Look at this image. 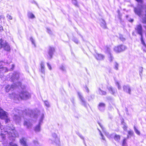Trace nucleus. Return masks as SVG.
Returning a JSON list of instances; mask_svg holds the SVG:
<instances>
[{
    "instance_id": "obj_1",
    "label": "nucleus",
    "mask_w": 146,
    "mask_h": 146,
    "mask_svg": "<svg viewBox=\"0 0 146 146\" xmlns=\"http://www.w3.org/2000/svg\"><path fill=\"white\" fill-rule=\"evenodd\" d=\"M9 97L11 98H13L14 100H19L20 99H28L31 96L28 92L23 91L19 95L15 93H13L11 94H9Z\"/></svg>"
},
{
    "instance_id": "obj_2",
    "label": "nucleus",
    "mask_w": 146,
    "mask_h": 146,
    "mask_svg": "<svg viewBox=\"0 0 146 146\" xmlns=\"http://www.w3.org/2000/svg\"><path fill=\"white\" fill-rule=\"evenodd\" d=\"M7 134L9 137H15L18 136V134L15 132V130L10 127H8L7 129H2L1 131V135L3 138L5 137V135Z\"/></svg>"
},
{
    "instance_id": "obj_3",
    "label": "nucleus",
    "mask_w": 146,
    "mask_h": 146,
    "mask_svg": "<svg viewBox=\"0 0 146 146\" xmlns=\"http://www.w3.org/2000/svg\"><path fill=\"white\" fill-rule=\"evenodd\" d=\"M12 112L13 115V120L17 123H20L21 120L20 114L22 112L21 111L17 108H15L12 110Z\"/></svg>"
},
{
    "instance_id": "obj_4",
    "label": "nucleus",
    "mask_w": 146,
    "mask_h": 146,
    "mask_svg": "<svg viewBox=\"0 0 146 146\" xmlns=\"http://www.w3.org/2000/svg\"><path fill=\"white\" fill-rule=\"evenodd\" d=\"M21 83L20 82H18L16 83L13 84L11 86L9 85H7L5 87V91L6 92H8L10 90L12 91L15 89L17 87H21Z\"/></svg>"
},
{
    "instance_id": "obj_5",
    "label": "nucleus",
    "mask_w": 146,
    "mask_h": 146,
    "mask_svg": "<svg viewBox=\"0 0 146 146\" xmlns=\"http://www.w3.org/2000/svg\"><path fill=\"white\" fill-rule=\"evenodd\" d=\"M135 29L137 31V33L141 36V41L142 44L145 47H146V45L143 38L142 32L143 29L142 25L139 24L136 26Z\"/></svg>"
},
{
    "instance_id": "obj_6",
    "label": "nucleus",
    "mask_w": 146,
    "mask_h": 146,
    "mask_svg": "<svg viewBox=\"0 0 146 146\" xmlns=\"http://www.w3.org/2000/svg\"><path fill=\"white\" fill-rule=\"evenodd\" d=\"M137 2L140 3V5H138L137 7H134V11L135 14L137 15L140 16L142 12V0H136Z\"/></svg>"
},
{
    "instance_id": "obj_7",
    "label": "nucleus",
    "mask_w": 146,
    "mask_h": 146,
    "mask_svg": "<svg viewBox=\"0 0 146 146\" xmlns=\"http://www.w3.org/2000/svg\"><path fill=\"white\" fill-rule=\"evenodd\" d=\"M28 113L25 112L26 115L30 116L34 118H36L38 114L39 113V111L37 109L33 110H28Z\"/></svg>"
},
{
    "instance_id": "obj_8",
    "label": "nucleus",
    "mask_w": 146,
    "mask_h": 146,
    "mask_svg": "<svg viewBox=\"0 0 146 146\" xmlns=\"http://www.w3.org/2000/svg\"><path fill=\"white\" fill-rule=\"evenodd\" d=\"M44 116L43 114L41 115L39 119L38 124L35 127V130L36 132H38L40 130V125L43 122V120L44 118Z\"/></svg>"
},
{
    "instance_id": "obj_9",
    "label": "nucleus",
    "mask_w": 146,
    "mask_h": 146,
    "mask_svg": "<svg viewBox=\"0 0 146 146\" xmlns=\"http://www.w3.org/2000/svg\"><path fill=\"white\" fill-rule=\"evenodd\" d=\"M1 48L8 52L10 51L11 50L10 46L8 43L5 41H1L0 42Z\"/></svg>"
},
{
    "instance_id": "obj_10",
    "label": "nucleus",
    "mask_w": 146,
    "mask_h": 146,
    "mask_svg": "<svg viewBox=\"0 0 146 146\" xmlns=\"http://www.w3.org/2000/svg\"><path fill=\"white\" fill-rule=\"evenodd\" d=\"M126 48V47L124 45H121L115 46L113 48L114 50L117 53H119L124 50Z\"/></svg>"
},
{
    "instance_id": "obj_11",
    "label": "nucleus",
    "mask_w": 146,
    "mask_h": 146,
    "mask_svg": "<svg viewBox=\"0 0 146 146\" xmlns=\"http://www.w3.org/2000/svg\"><path fill=\"white\" fill-rule=\"evenodd\" d=\"M77 93L78 97L80 99L82 105L86 107L87 106V103L85 101V99L82 96L81 93L79 92H78Z\"/></svg>"
},
{
    "instance_id": "obj_12",
    "label": "nucleus",
    "mask_w": 146,
    "mask_h": 146,
    "mask_svg": "<svg viewBox=\"0 0 146 146\" xmlns=\"http://www.w3.org/2000/svg\"><path fill=\"white\" fill-rule=\"evenodd\" d=\"M9 76L11 77L10 78L13 81L15 80H17L19 77V74L17 72H14L13 74L9 73Z\"/></svg>"
},
{
    "instance_id": "obj_13",
    "label": "nucleus",
    "mask_w": 146,
    "mask_h": 146,
    "mask_svg": "<svg viewBox=\"0 0 146 146\" xmlns=\"http://www.w3.org/2000/svg\"><path fill=\"white\" fill-rule=\"evenodd\" d=\"M8 70L7 68L0 66V78L2 79L4 77V73L7 72Z\"/></svg>"
},
{
    "instance_id": "obj_14",
    "label": "nucleus",
    "mask_w": 146,
    "mask_h": 146,
    "mask_svg": "<svg viewBox=\"0 0 146 146\" xmlns=\"http://www.w3.org/2000/svg\"><path fill=\"white\" fill-rule=\"evenodd\" d=\"M52 136L53 137V142L52 140H50V141H51V143H55L56 144H58L59 143L60 141L59 139L56 136V135L55 133H54L52 134Z\"/></svg>"
},
{
    "instance_id": "obj_15",
    "label": "nucleus",
    "mask_w": 146,
    "mask_h": 146,
    "mask_svg": "<svg viewBox=\"0 0 146 146\" xmlns=\"http://www.w3.org/2000/svg\"><path fill=\"white\" fill-rule=\"evenodd\" d=\"M7 112L1 109L0 110V118L2 119L6 118L7 117Z\"/></svg>"
},
{
    "instance_id": "obj_16",
    "label": "nucleus",
    "mask_w": 146,
    "mask_h": 146,
    "mask_svg": "<svg viewBox=\"0 0 146 146\" xmlns=\"http://www.w3.org/2000/svg\"><path fill=\"white\" fill-rule=\"evenodd\" d=\"M23 125L25 127L27 128H29L31 127L32 123L30 122L29 119L25 118Z\"/></svg>"
},
{
    "instance_id": "obj_17",
    "label": "nucleus",
    "mask_w": 146,
    "mask_h": 146,
    "mask_svg": "<svg viewBox=\"0 0 146 146\" xmlns=\"http://www.w3.org/2000/svg\"><path fill=\"white\" fill-rule=\"evenodd\" d=\"M95 57L96 59L98 60H103L105 58L104 55L102 54H97Z\"/></svg>"
},
{
    "instance_id": "obj_18",
    "label": "nucleus",
    "mask_w": 146,
    "mask_h": 146,
    "mask_svg": "<svg viewBox=\"0 0 146 146\" xmlns=\"http://www.w3.org/2000/svg\"><path fill=\"white\" fill-rule=\"evenodd\" d=\"M123 90L124 91L129 94H131V89L130 86L129 85L124 86L123 87Z\"/></svg>"
},
{
    "instance_id": "obj_19",
    "label": "nucleus",
    "mask_w": 146,
    "mask_h": 146,
    "mask_svg": "<svg viewBox=\"0 0 146 146\" xmlns=\"http://www.w3.org/2000/svg\"><path fill=\"white\" fill-rule=\"evenodd\" d=\"M105 104L102 103H101L99 104L98 106V108L99 110L101 111H104L105 108Z\"/></svg>"
},
{
    "instance_id": "obj_20",
    "label": "nucleus",
    "mask_w": 146,
    "mask_h": 146,
    "mask_svg": "<svg viewBox=\"0 0 146 146\" xmlns=\"http://www.w3.org/2000/svg\"><path fill=\"white\" fill-rule=\"evenodd\" d=\"M54 51V48L52 47H49V50L48 52V54L50 56V58H52V56Z\"/></svg>"
},
{
    "instance_id": "obj_21",
    "label": "nucleus",
    "mask_w": 146,
    "mask_h": 146,
    "mask_svg": "<svg viewBox=\"0 0 146 146\" xmlns=\"http://www.w3.org/2000/svg\"><path fill=\"white\" fill-rule=\"evenodd\" d=\"M104 50H105V53L108 55L110 54H111V49L109 46H106L104 48Z\"/></svg>"
},
{
    "instance_id": "obj_22",
    "label": "nucleus",
    "mask_w": 146,
    "mask_h": 146,
    "mask_svg": "<svg viewBox=\"0 0 146 146\" xmlns=\"http://www.w3.org/2000/svg\"><path fill=\"white\" fill-rule=\"evenodd\" d=\"M41 67V72L42 74H44L45 73V66L44 63L42 62L40 64Z\"/></svg>"
},
{
    "instance_id": "obj_23",
    "label": "nucleus",
    "mask_w": 146,
    "mask_h": 146,
    "mask_svg": "<svg viewBox=\"0 0 146 146\" xmlns=\"http://www.w3.org/2000/svg\"><path fill=\"white\" fill-rule=\"evenodd\" d=\"M108 56V60L110 62H113L114 58L113 56V54H110L107 55Z\"/></svg>"
},
{
    "instance_id": "obj_24",
    "label": "nucleus",
    "mask_w": 146,
    "mask_h": 146,
    "mask_svg": "<svg viewBox=\"0 0 146 146\" xmlns=\"http://www.w3.org/2000/svg\"><path fill=\"white\" fill-rule=\"evenodd\" d=\"M20 142L24 146H27L26 141V139L23 138L20 140Z\"/></svg>"
},
{
    "instance_id": "obj_25",
    "label": "nucleus",
    "mask_w": 146,
    "mask_h": 146,
    "mask_svg": "<svg viewBox=\"0 0 146 146\" xmlns=\"http://www.w3.org/2000/svg\"><path fill=\"white\" fill-rule=\"evenodd\" d=\"M108 89L110 93L113 95H114L116 90L112 88L111 86H109L108 87Z\"/></svg>"
},
{
    "instance_id": "obj_26",
    "label": "nucleus",
    "mask_w": 146,
    "mask_h": 146,
    "mask_svg": "<svg viewBox=\"0 0 146 146\" xmlns=\"http://www.w3.org/2000/svg\"><path fill=\"white\" fill-rule=\"evenodd\" d=\"M27 16L29 18L31 19H33L35 18V17L34 15L31 12H29L28 13Z\"/></svg>"
},
{
    "instance_id": "obj_27",
    "label": "nucleus",
    "mask_w": 146,
    "mask_h": 146,
    "mask_svg": "<svg viewBox=\"0 0 146 146\" xmlns=\"http://www.w3.org/2000/svg\"><path fill=\"white\" fill-rule=\"evenodd\" d=\"M101 26L102 27L104 28H106V24L104 20L103 19H102L101 23Z\"/></svg>"
},
{
    "instance_id": "obj_28",
    "label": "nucleus",
    "mask_w": 146,
    "mask_h": 146,
    "mask_svg": "<svg viewBox=\"0 0 146 146\" xmlns=\"http://www.w3.org/2000/svg\"><path fill=\"white\" fill-rule=\"evenodd\" d=\"M98 92L99 94L101 95H106V92L102 90L100 88L98 90Z\"/></svg>"
},
{
    "instance_id": "obj_29",
    "label": "nucleus",
    "mask_w": 146,
    "mask_h": 146,
    "mask_svg": "<svg viewBox=\"0 0 146 146\" xmlns=\"http://www.w3.org/2000/svg\"><path fill=\"white\" fill-rule=\"evenodd\" d=\"M120 136L119 135H118L117 134L115 135L114 137L115 140L117 142L119 141L120 140Z\"/></svg>"
},
{
    "instance_id": "obj_30",
    "label": "nucleus",
    "mask_w": 146,
    "mask_h": 146,
    "mask_svg": "<svg viewBox=\"0 0 146 146\" xmlns=\"http://www.w3.org/2000/svg\"><path fill=\"white\" fill-rule=\"evenodd\" d=\"M122 124L123 125V128L125 131H126L127 128V126L126 124L123 121H122L121 122Z\"/></svg>"
},
{
    "instance_id": "obj_31",
    "label": "nucleus",
    "mask_w": 146,
    "mask_h": 146,
    "mask_svg": "<svg viewBox=\"0 0 146 146\" xmlns=\"http://www.w3.org/2000/svg\"><path fill=\"white\" fill-rule=\"evenodd\" d=\"M44 105L47 108L50 107V104L49 102L47 101H44Z\"/></svg>"
},
{
    "instance_id": "obj_32",
    "label": "nucleus",
    "mask_w": 146,
    "mask_h": 146,
    "mask_svg": "<svg viewBox=\"0 0 146 146\" xmlns=\"http://www.w3.org/2000/svg\"><path fill=\"white\" fill-rule=\"evenodd\" d=\"M60 69L63 71H66V69L64 65L62 64L60 67Z\"/></svg>"
},
{
    "instance_id": "obj_33",
    "label": "nucleus",
    "mask_w": 146,
    "mask_h": 146,
    "mask_svg": "<svg viewBox=\"0 0 146 146\" xmlns=\"http://www.w3.org/2000/svg\"><path fill=\"white\" fill-rule=\"evenodd\" d=\"M72 3L75 5V6L77 7H78L76 0H72Z\"/></svg>"
},
{
    "instance_id": "obj_34",
    "label": "nucleus",
    "mask_w": 146,
    "mask_h": 146,
    "mask_svg": "<svg viewBox=\"0 0 146 146\" xmlns=\"http://www.w3.org/2000/svg\"><path fill=\"white\" fill-rule=\"evenodd\" d=\"M118 64L116 62H115L114 64V68L116 70H118Z\"/></svg>"
},
{
    "instance_id": "obj_35",
    "label": "nucleus",
    "mask_w": 146,
    "mask_h": 146,
    "mask_svg": "<svg viewBox=\"0 0 146 146\" xmlns=\"http://www.w3.org/2000/svg\"><path fill=\"white\" fill-rule=\"evenodd\" d=\"M119 39L122 41H124L125 40V38L123 37L122 35H120L119 36Z\"/></svg>"
},
{
    "instance_id": "obj_36",
    "label": "nucleus",
    "mask_w": 146,
    "mask_h": 146,
    "mask_svg": "<svg viewBox=\"0 0 146 146\" xmlns=\"http://www.w3.org/2000/svg\"><path fill=\"white\" fill-rule=\"evenodd\" d=\"M134 129L135 132L138 135H139L140 134V132L135 127H134Z\"/></svg>"
},
{
    "instance_id": "obj_37",
    "label": "nucleus",
    "mask_w": 146,
    "mask_h": 146,
    "mask_svg": "<svg viewBox=\"0 0 146 146\" xmlns=\"http://www.w3.org/2000/svg\"><path fill=\"white\" fill-rule=\"evenodd\" d=\"M126 139H123L122 144V146H126V145L127 143H126Z\"/></svg>"
},
{
    "instance_id": "obj_38",
    "label": "nucleus",
    "mask_w": 146,
    "mask_h": 146,
    "mask_svg": "<svg viewBox=\"0 0 146 146\" xmlns=\"http://www.w3.org/2000/svg\"><path fill=\"white\" fill-rule=\"evenodd\" d=\"M142 22L143 23H146V11L145 16L142 19Z\"/></svg>"
},
{
    "instance_id": "obj_39",
    "label": "nucleus",
    "mask_w": 146,
    "mask_h": 146,
    "mask_svg": "<svg viewBox=\"0 0 146 146\" xmlns=\"http://www.w3.org/2000/svg\"><path fill=\"white\" fill-rule=\"evenodd\" d=\"M10 146H18L17 145L13 142H10L9 143Z\"/></svg>"
},
{
    "instance_id": "obj_40",
    "label": "nucleus",
    "mask_w": 146,
    "mask_h": 146,
    "mask_svg": "<svg viewBox=\"0 0 146 146\" xmlns=\"http://www.w3.org/2000/svg\"><path fill=\"white\" fill-rule=\"evenodd\" d=\"M143 71V68L141 67L139 68V75L141 76L142 74V72Z\"/></svg>"
},
{
    "instance_id": "obj_41",
    "label": "nucleus",
    "mask_w": 146,
    "mask_h": 146,
    "mask_svg": "<svg viewBox=\"0 0 146 146\" xmlns=\"http://www.w3.org/2000/svg\"><path fill=\"white\" fill-rule=\"evenodd\" d=\"M98 129V130L100 132V134L101 135V136L102 137V139L104 140H105V138L104 136L103 135V134L100 131L99 129Z\"/></svg>"
},
{
    "instance_id": "obj_42",
    "label": "nucleus",
    "mask_w": 146,
    "mask_h": 146,
    "mask_svg": "<svg viewBox=\"0 0 146 146\" xmlns=\"http://www.w3.org/2000/svg\"><path fill=\"white\" fill-rule=\"evenodd\" d=\"M73 40L76 43L78 44V40L76 38H74L73 39Z\"/></svg>"
},
{
    "instance_id": "obj_43",
    "label": "nucleus",
    "mask_w": 146,
    "mask_h": 146,
    "mask_svg": "<svg viewBox=\"0 0 146 146\" xmlns=\"http://www.w3.org/2000/svg\"><path fill=\"white\" fill-rule=\"evenodd\" d=\"M30 40L32 42V44H34L35 46V40H34L33 38L32 37H31L30 38Z\"/></svg>"
},
{
    "instance_id": "obj_44",
    "label": "nucleus",
    "mask_w": 146,
    "mask_h": 146,
    "mask_svg": "<svg viewBox=\"0 0 146 146\" xmlns=\"http://www.w3.org/2000/svg\"><path fill=\"white\" fill-rule=\"evenodd\" d=\"M116 84L117 86L119 89H120L121 88V86L119 85V83L118 82H116Z\"/></svg>"
},
{
    "instance_id": "obj_45",
    "label": "nucleus",
    "mask_w": 146,
    "mask_h": 146,
    "mask_svg": "<svg viewBox=\"0 0 146 146\" xmlns=\"http://www.w3.org/2000/svg\"><path fill=\"white\" fill-rule=\"evenodd\" d=\"M128 133L129 135H132L133 134V132L132 131H129L128 132Z\"/></svg>"
},
{
    "instance_id": "obj_46",
    "label": "nucleus",
    "mask_w": 146,
    "mask_h": 146,
    "mask_svg": "<svg viewBox=\"0 0 146 146\" xmlns=\"http://www.w3.org/2000/svg\"><path fill=\"white\" fill-rule=\"evenodd\" d=\"M47 66L48 67L49 69L51 70H52V67L51 66V65L48 63H47Z\"/></svg>"
},
{
    "instance_id": "obj_47",
    "label": "nucleus",
    "mask_w": 146,
    "mask_h": 146,
    "mask_svg": "<svg viewBox=\"0 0 146 146\" xmlns=\"http://www.w3.org/2000/svg\"><path fill=\"white\" fill-rule=\"evenodd\" d=\"M77 134L78 135V136L80 137V138L81 139L84 140V137H83V136L81 134H80L79 133H77Z\"/></svg>"
},
{
    "instance_id": "obj_48",
    "label": "nucleus",
    "mask_w": 146,
    "mask_h": 146,
    "mask_svg": "<svg viewBox=\"0 0 146 146\" xmlns=\"http://www.w3.org/2000/svg\"><path fill=\"white\" fill-rule=\"evenodd\" d=\"M33 143L35 145H37L39 144L38 141L36 140H34L33 141Z\"/></svg>"
},
{
    "instance_id": "obj_49",
    "label": "nucleus",
    "mask_w": 146,
    "mask_h": 146,
    "mask_svg": "<svg viewBox=\"0 0 146 146\" xmlns=\"http://www.w3.org/2000/svg\"><path fill=\"white\" fill-rule=\"evenodd\" d=\"M4 119H5V122L6 123H8L9 121H10L9 119L7 118V117L6 118H4Z\"/></svg>"
},
{
    "instance_id": "obj_50",
    "label": "nucleus",
    "mask_w": 146,
    "mask_h": 146,
    "mask_svg": "<svg viewBox=\"0 0 146 146\" xmlns=\"http://www.w3.org/2000/svg\"><path fill=\"white\" fill-rule=\"evenodd\" d=\"M7 17L10 20H11L12 19V17L11 15H7Z\"/></svg>"
},
{
    "instance_id": "obj_51",
    "label": "nucleus",
    "mask_w": 146,
    "mask_h": 146,
    "mask_svg": "<svg viewBox=\"0 0 146 146\" xmlns=\"http://www.w3.org/2000/svg\"><path fill=\"white\" fill-rule=\"evenodd\" d=\"M0 129H1V130H2V129H5L4 128V126L2 125V124H1V126H0Z\"/></svg>"
},
{
    "instance_id": "obj_52",
    "label": "nucleus",
    "mask_w": 146,
    "mask_h": 146,
    "mask_svg": "<svg viewBox=\"0 0 146 146\" xmlns=\"http://www.w3.org/2000/svg\"><path fill=\"white\" fill-rule=\"evenodd\" d=\"M47 32L50 34H52V31L50 29H47Z\"/></svg>"
},
{
    "instance_id": "obj_53",
    "label": "nucleus",
    "mask_w": 146,
    "mask_h": 146,
    "mask_svg": "<svg viewBox=\"0 0 146 146\" xmlns=\"http://www.w3.org/2000/svg\"><path fill=\"white\" fill-rule=\"evenodd\" d=\"M14 66H15L14 64H12V67L10 69V71H12L13 70Z\"/></svg>"
},
{
    "instance_id": "obj_54",
    "label": "nucleus",
    "mask_w": 146,
    "mask_h": 146,
    "mask_svg": "<svg viewBox=\"0 0 146 146\" xmlns=\"http://www.w3.org/2000/svg\"><path fill=\"white\" fill-rule=\"evenodd\" d=\"M85 89L86 90V92H87L88 93L89 92V90L88 88L86 86L85 87Z\"/></svg>"
},
{
    "instance_id": "obj_55",
    "label": "nucleus",
    "mask_w": 146,
    "mask_h": 146,
    "mask_svg": "<svg viewBox=\"0 0 146 146\" xmlns=\"http://www.w3.org/2000/svg\"><path fill=\"white\" fill-rule=\"evenodd\" d=\"M128 21L130 22H132L133 21V19H130L128 20Z\"/></svg>"
},
{
    "instance_id": "obj_56",
    "label": "nucleus",
    "mask_w": 146,
    "mask_h": 146,
    "mask_svg": "<svg viewBox=\"0 0 146 146\" xmlns=\"http://www.w3.org/2000/svg\"><path fill=\"white\" fill-rule=\"evenodd\" d=\"M98 123L99 125H100V127L102 129H103V127L101 125V124L99 123Z\"/></svg>"
},
{
    "instance_id": "obj_57",
    "label": "nucleus",
    "mask_w": 146,
    "mask_h": 146,
    "mask_svg": "<svg viewBox=\"0 0 146 146\" xmlns=\"http://www.w3.org/2000/svg\"><path fill=\"white\" fill-rule=\"evenodd\" d=\"M6 62L7 64H8V63H10L11 62Z\"/></svg>"
},
{
    "instance_id": "obj_58",
    "label": "nucleus",
    "mask_w": 146,
    "mask_h": 146,
    "mask_svg": "<svg viewBox=\"0 0 146 146\" xmlns=\"http://www.w3.org/2000/svg\"><path fill=\"white\" fill-rule=\"evenodd\" d=\"M1 123L0 122V126H1Z\"/></svg>"
},
{
    "instance_id": "obj_59",
    "label": "nucleus",
    "mask_w": 146,
    "mask_h": 146,
    "mask_svg": "<svg viewBox=\"0 0 146 146\" xmlns=\"http://www.w3.org/2000/svg\"><path fill=\"white\" fill-rule=\"evenodd\" d=\"M2 108L0 107V110Z\"/></svg>"
},
{
    "instance_id": "obj_60",
    "label": "nucleus",
    "mask_w": 146,
    "mask_h": 146,
    "mask_svg": "<svg viewBox=\"0 0 146 146\" xmlns=\"http://www.w3.org/2000/svg\"><path fill=\"white\" fill-rule=\"evenodd\" d=\"M36 5H38L36 3Z\"/></svg>"
}]
</instances>
